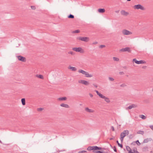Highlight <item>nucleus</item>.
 Returning a JSON list of instances; mask_svg holds the SVG:
<instances>
[{"instance_id":"nucleus-1","label":"nucleus","mask_w":153,"mask_h":153,"mask_svg":"<svg viewBox=\"0 0 153 153\" xmlns=\"http://www.w3.org/2000/svg\"><path fill=\"white\" fill-rule=\"evenodd\" d=\"M129 134V131L128 130H126L121 133L120 137H124L126 135H128Z\"/></svg>"},{"instance_id":"nucleus-2","label":"nucleus","mask_w":153,"mask_h":153,"mask_svg":"<svg viewBox=\"0 0 153 153\" xmlns=\"http://www.w3.org/2000/svg\"><path fill=\"white\" fill-rule=\"evenodd\" d=\"M78 39L85 42H87L89 41V38L87 37H79L78 38Z\"/></svg>"},{"instance_id":"nucleus-3","label":"nucleus","mask_w":153,"mask_h":153,"mask_svg":"<svg viewBox=\"0 0 153 153\" xmlns=\"http://www.w3.org/2000/svg\"><path fill=\"white\" fill-rule=\"evenodd\" d=\"M122 33L124 35H128L131 34L132 33L126 29L123 30L122 31Z\"/></svg>"},{"instance_id":"nucleus-4","label":"nucleus","mask_w":153,"mask_h":153,"mask_svg":"<svg viewBox=\"0 0 153 153\" xmlns=\"http://www.w3.org/2000/svg\"><path fill=\"white\" fill-rule=\"evenodd\" d=\"M134 7L135 9H139L142 10H144V8L142 7L140 4H138L135 5L134 6Z\"/></svg>"},{"instance_id":"nucleus-5","label":"nucleus","mask_w":153,"mask_h":153,"mask_svg":"<svg viewBox=\"0 0 153 153\" xmlns=\"http://www.w3.org/2000/svg\"><path fill=\"white\" fill-rule=\"evenodd\" d=\"M120 51L122 52L128 51V52H131L130 48L129 47H126L125 48L121 49Z\"/></svg>"},{"instance_id":"nucleus-6","label":"nucleus","mask_w":153,"mask_h":153,"mask_svg":"<svg viewBox=\"0 0 153 153\" xmlns=\"http://www.w3.org/2000/svg\"><path fill=\"white\" fill-rule=\"evenodd\" d=\"M18 59L23 62H25L26 61V59L25 57L21 56H17Z\"/></svg>"},{"instance_id":"nucleus-7","label":"nucleus","mask_w":153,"mask_h":153,"mask_svg":"<svg viewBox=\"0 0 153 153\" xmlns=\"http://www.w3.org/2000/svg\"><path fill=\"white\" fill-rule=\"evenodd\" d=\"M133 61H134L135 63H136L137 64H143L145 62L143 60H140V61H137V60L136 59H133Z\"/></svg>"},{"instance_id":"nucleus-8","label":"nucleus","mask_w":153,"mask_h":153,"mask_svg":"<svg viewBox=\"0 0 153 153\" xmlns=\"http://www.w3.org/2000/svg\"><path fill=\"white\" fill-rule=\"evenodd\" d=\"M126 148L127 150L128 151V153H135V149L133 150L134 152H132L131 151V148L129 146H126Z\"/></svg>"},{"instance_id":"nucleus-9","label":"nucleus","mask_w":153,"mask_h":153,"mask_svg":"<svg viewBox=\"0 0 153 153\" xmlns=\"http://www.w3.org/2000/svg\"><path fill=\"white\" fill-rule=\"evenodd\" d=\"M87 149L88 150L90 151L93 150V151H95V146H89L87 148Z\"/></svg>"},{"instance_id":"nucleus-10","label":"nucleus","mask_w":153,"mask_h":153,"mask_svg":"<svg viewBox=\"0 0 153 153\" xmlns=\"http://www.w3.org/2000/svg\"><path fill=\"white\" fill-rule=\"evenodd\" d=\"M72 50L76 52H79L81 51L82 48H72Z\"/></svg>"},{"instance_id":"nucleus-11","label":"nucleus","mask_w":153,"mask_h":153,"mask_svg":"<svg viewBox=\"0 0 153 153\" xmlns=\"http://www.w3.org/2000/svg\"><path fill=\"white\" fill-rule=\"evenodd\" d=\"M137 107V105L134 104H132L127 108V109H131L133 108Z\"/></svg>"},{"instance_id":"nucleus-12","label":"nucleus","mask_w":153,"mask_h":153,"mask_svg":"<svg viewBox=\"0 0 153 153\" xmlns=\"http://www.w3.org/2000/svg\"><path fill=\"white\" fill-rule=\"evenodd\" d=\"M81 82L85 85H88L89 84L88 81L85 80H81Z\"/></svg>"},{"instance_id":"nucleus-13","label":"nucleus","mask_w":153,"mask_h":153,"mask_svg":"<svg viewBox=\"0 0 153 153\" xmlns=\"http://www.w3.org/2000/svg\"><path fill=\"white\" fill-rule=\"evenodd\" d=\"M121 13L122 15L126 16L128 14V13L126 12L125 10H123L121 11Z\"/></svg>"},{"instance_id":"nucleus-14","label":"nucleus","mask_w":153,"mask_h":153,"mask_svg":"<svg viewBox=\"0 0 153 153\" xmlns=\"http://www.w3.org/2000/svg\"><path fill=\"white\" fill-rule=\"evenodd\" d=\"M85 110L86 111L89 112H94V110L91 109H89L88 108H85Z\"/></svg>"},{"instance_id":"nucleus-15","label":"nucleus","mask_w":153,"mask_h":153,"mask_svg":"<svg viewBox=\"0 0 153 153\" xmlns=\"http://www.w3.org/2000/svg\"><path fill=\"white\" fill-rule=\"evenodd\" d=\"M85 76L87 77H91L92 76L91 74H89L87 72H85Z\"/></svg>"},{"instance_id":"nucleus-16","label":"nucleus","mask_w":153,"mask_h":153,"mask_svg":"<svg viewBox=\"0 0 153 153\" xmlns=\"http://www.w3.org/2000/svg\"><path fill=\"white\" fill-rule=\"evenodd\" d=\"M60 105L62 107H65V108H68L69 107V105L67 104L62 103Z\"/></svg>"},{"instance_id":"nucleus-17","label":"nucleus","mask_w":153,"mask_h":153,"mask_svg":"<svg viewBox=\"0 0 153 153\" xmlns=\"http://www.w3.org/2000/svg\"><path fill=\"white\" fill-rule=\"evenodd\" d=\"M67 98L65 97H60L58 98V100L60 101L65 100Z\"/></svg>"},{"instance_id":"nucleus-18","label":"nucleus","mask_w":153,"mask_h":153,"mask_svg":"<svg viewBox=\"0 0 153 153\" xmlns=\"http://www.w3.org/2000/svg\"><path fill=\"white\" fill-rule=\"evenodd\" d=\"M98 10L99 12L100 13H104L105 11L104 9H99Z\"/></svg>"},{"instance_id":"nucleus-19","label":"nucleus","mask_w":153,"mask_h":153,"mask_svg":"<svg viewBox=\"0 0 153 153\" xmlns=\"http://www.w3.org/2000/svg\"><path fill=\"white\" fill-rule=\"evenodd\" d=\"M36 76L37 77L42 79H44L43 76L41 75H37Z\"/></svg>"},{"instance_id":"nucleus-20","label":"nucleus","mask_w":153,"mask_h":153,"mask_svg":"<svg viewBox=\"0 0 153 153\" xmlns=\"http://www.w3.org/2000/svg\"><path fill=\"white\" fill-rule=\"evenodd\" d=\"M21 101L22 104L23 105H25V98H22L21 100Z\"/></svg>"},{"instance_id":"nucleus-21","label":"nucleus","mask_w":153,"mask_h":153,"mask_svg":"<svg viewBox=\"0 0 153 153\" xmlns=\"http://www.w3.org/2000/svg\"><path fill=\"white\" fill-rule=\"evenodd\" d=\"M69 69H71L72 71H75L76 70V69L74 67L70 66Z\"/></svg>"},{"instance_id":"nucleus-22","label":"nucleus","mask_w":153,"mask_h":153,"mask_svg":"<svg viewBox=\"0 0 153 153\" xmlns=\"http://www.w3.org/2000/svg\"><path fill=\"white\" fill-rule=\"evenodd\" d=\"M85 72L86 71H85L82 70H79V73H81L82 74H84V75H85Z\"/></svg>"},{"instance_id":"nucleus-23","label":"nucleus","mask_w":153,"mask_h":153,"mask_svg":"<svg viewBox=\"0 0 153 153\" xmlns=\"http://www.w3.org/2000/svg\"><path fill=\"white\" fill-rule=\"evenodd\" d=\"M93 152L94 153H105V152H101L99 151H93Z\"/></svg>"},{"instance_id":"nucleus-24","label":"nucleus","mask_w":153,"mask_h":153,"mask_svg":"<svg viewBox=\"0 0 153 153\" xmlns=\"http://www.w3.org/2000/svg\"><path fill=\"white\" fill-rule=\"evenodd\" d=\"M140 117L144 120L146 118V117L143 115H140Z\"/></svg>"},{"instance_id":"nucleus-25","label":"nucleus","mask_w":153,"mask_h":153,"mask_svg":"<svg viewBox=\"0 0 153 153\" xmlns=\"http://www.w3.org/2000/svg\"><path fill=\"white\" fill-rule=\"evenodd\" d=\"M95 150H101L102 149V148L101 147H98L96 146H95Z\"/></svg>"},{"instance_id":"nucleus-26","label":"nucleus","mask_w":153,"mask_h":153,"mask_svg":"<svg viewBox=\"0 0 153 153\" xmlns=\"http://www.w3.org/2000/svg\"><path fill=\"white\" fill-rule=\"evenodd\" d=\"M103 99H104L107 102H110V101L109 100V99L107 97H105V98H103Z\"/></svg>"},{"instance_id":"nucleus-27","label":"nucleus","mask_w":153,"mask_h":153,"mask_svg":"<svg viewBox=\"0 0 153 153\" xmlns=\"http://www.w3.org/2000/svg\"><path fill=\"white\" fill-rule=\"evenodd\" d=\"M118 145L119 146H120L121 148H123V146L122 144H120V143H119L118 141V140H117L116 141Z\"/></svg>"},{"instance_id":"nucleus-28","label":"nucleus","mask_w":153,"mask_h":153,"mask_svg":"<svg viewBox=\"0 0 153 153\" xmlns=\"http://www.w3.org/2000/svg\"><path fill=\"white\" fill-rule=\"evenodd\" d=\"M113 59L115 61H118L119 60V59L118 58L115 57H113Z\"/></svg>"},{"instance_id":"nucleus-29","label":"nucleus","mask_w":153,"mask_h":153,"mask_svg":"<svg viewBox=\"0 0 153 153\" xmlns=\"http://www.w3.org/2000/svg\"><path fill=\"white\" fill-rule=\"evenodd\" d=\"M137 133L138 134H140L143 135L144 134V132L142 131H139L137 132Z\"/></svg>"},{"instance_id":"nucleus-30","label":"nucleus","mask_w":153,"mask_h":153,"mask_svg":"<svg viewBox=\"0 0 153 153\" xmlns=\"http://www.w3.org/2000/svg\"><path fill=\"white\" fill-rule=\"evenodd\" d=\"M68 17L69 18H71V19H73L74 18V16L71 14L69 15L68 16Z\"/></svg>"},{"instance_id":"nucleus-31","label":"nucleus","mask_w":153,"mask_h":153,"mask_svg":"<svg viewBox=\"0 0 153 153\" xmlns=\"http://www.w3.org/2000/svg\"><path fill=\"white\" fill-rule=\"evenodd\" d=\"M98 95L100 97H101V98H103L105 97V96H103V95L102 94H100V93L98 94Z\"/></svg>"},{"instance_id":"nucleus-32","label":"nucleus","mask_w":153,"mask_h":153,"mask_svg":"<svg viewBox=\"0 0 153 153\" xmlns=\"http://www.w3.org/2000/svg\"><path fill=\"white\" fill-rule=\"evenodd\" d=\"M87 151L85 150L80 151L79 152V153H87Z\"/></svg>"},{"instance_id":"nucleus-33","label":"nucleus","mask_w":153,"mask_h":153,"mask_svg":"<svg viewBox=\"0 0 153 153\" xmlns=\"http://www.w3.org/2000/svg\"><path fill=\"white\" fill-rule=\"evenodd\" d=\"M80 31L79 30H75L74 31L73 33H78Z\"/></svg>"},{"instance_id":"nucleus-34","label":"nucleus","mask_w":153,"mask_h":153,"mask_svg":"<svg viewBox=\"0 0 153 153\" xmlns=\"http://www.w3.org/2000/svg\"><path fill=\"white\" fill-rule=\"evenodd\" d=\"M136 143L139 146L140 145V143L139 142V140H137L136 141Z\"/></svg>"},{"instance_id":"nucleus-35","label":"nucleus","mask_w":153,"mask_h":153,"mask_svg":"<svg viewBox=\"0 0 153 153\" xmlns=\"http://www.w3.org/2000/svg\"><path fill=\"white\" fill-rule=\"evenodd\" d=\"M105 47V45H100V46L99 48H103Z\"/></svg>"},{"instance_id":"nucleus-36","label":"nucleus","mask_w":153,"mask_h":153,"mask_svg":"<svg viewBox=\"0 0 153 153\" xmlns=\"http://www.w3.org/2000/svg\"><path fill=\"white\" fill-rule=\"evenodd\" d=\"M149 140L148 139H145L143 141V142L144 143H147L148 142Z\"/></svg>"},{"instance_id":"nucleus-37","label":"nucleus","mask_w":153,"mask_h":153,"mask_svg":"<svg viewBox=\"0 0 153 153\" xmlns=\"http://www.w3.org/2000/svg\"><path fill=\"white\" fill-rule=\"evenodd\" d=\"M43 110V108H37V111H41Z\"/></svg>"},{"instance_id":"nucleus-38","label":"nucleus","mask_w":153,"mask_h":153,"mask_svg":"<svg viewBox=\"0 0 153 153\" xmlns=\"http://www.w3.org/2000/svg\"><path fill=\"white\" fill-rule=\"evenodd\" d=\"M124 137H120V139L121 142H122L123 140Z\"/></svg>"},{"instance_id":"nucleus-39","label":"nucleus","mask_w":153,"mask_h":153,"mask_svg":"<svg viewBox=\"0 0 153 153\" xmlns=\"http://www.w3.org/2000/svg\"><path fill=\"white\" fill-rule=\"evenodd\" d=\"M68 53L69 54H71V55H73L74 54V53H73V52L72 51H69L68 52Z\"/></svg>"},{"instance_id":"nucleus-40","label":"nucleus","mask_w":153,"mask_h":153,"mask_svg":"<svg viewBox=\"0 0 153 153\" xmlns=\"http://www.w3.org/2000/svg\"><path fill=\"white\" fill-rule=\"evenodd\" d=\"M113 149L114 152H117V150L115 146H114Z\"/></svg>"},{"instance_id":"nucleus-41","label":"nucleus","mask_w":153,"mask_h":153,"mask_svg":"<svg viewBox=\"0 0 153 153\" xmlns=\"http://www.w3.org/2000/svg\"><path fill=\"white\" fill-rule=\"evenodd\" d=\"M31 7L32 9H33V10H35L36 9L35 7L34 6H31Z\"/></svg>"},{"instance_id":"nucleus-42","label":"nucleus","mask_w":153,"mask_h":153,"mask_svg":"<svg viewBox=\"0 0 153 153\" xmlns=\"http://www.w3.org/2000/svg\"><path fill=\"white\" fill-rule=\"evenodd\" d=\"M109 79L111 81H114V79L112 78H111V77H109Z\"/></svg>"},{"instance_id":"nucleus-43","label":"nucleus","mask_w":153,"mask_h":153,"mask_svg":"<svg viewBox=\"0 0 153 153\" xmlns=\"http://www.w3.org/2000/svg\"><path fill=\"white\" fill-rule=\"evenodd\" d=\"M111 129L113 131H114V128L113 126H112L111 127Z\"/></svg>"},{"instance_id":"nucleus-44","label":"nucleus","mask_w":153,"mask_h":153,"mask_svg":"<svg viewBox=\"0 0 153 153\" xmlns=\"http://www.w3.org/2000/svg\"><path fill=\"white\" fill-rule=\"evenodd\" d=\"M119 74L120 75L124 74V73L123 72H119Z\"/></svg>"},{"instance_id":"nucleus-45","label":"nucleus","mask_w":153,"mask_h":153,"mask_svg":"<svg viewBox=\"0 0 153 153\" xmlns=\"http://www.w3.org/2000/svg\"><path fill=\"white\" fill-rule=\"evenodd\" d=\"M150 128L153 130V125L150 126Z\"/></svg>"},{"instance_id":"nucleus-46","label":"nucleus","mask_w":153,"mask_h":153,"mask_svg":"<svg viewBox=\"0 0 153 153\" xmlns=\"http://www.w3.org/2000/svg\"><path fill=\"white\" fill-rule=\"evenodd\" d=\"M95 91L96 92L97 95H98L100 93L99 92V91L97 90H96Z\"/></svg>"},{"instance_id":"nucleus-47","label":"nucleus","mask_w":153,"mask_h":153,"mask_svg":"<svg viewBox=\"0 0 153 153\" xmlns=\"http://www.w3.org/2000/svg\"><path fill=\"white\" fill-rule=\"evenodd\" d=\"M95 91L96 92L97 95H98L100 93L99 92V91L97 90H96Z\"/></svg>"},{"instance_id":"nucleus-48","label":"nucleus","mask_w":153,"mask_h":153,"mask_svg":"<svg viewBox=\"0 0 153 153\" xmlns=\"http://www.w3.org/2000/svg\"><path fill=\"white\" fill-rule=\"evenodd\" d=\"M97 42H93V44H97Z\"/></svg>"},{"instance_id":"nucleus-49","label":"nucleus","mask_w":153,"mask_h":153,"mask_svg":"<svg viewBox=\"0 0 153 153\" xmlns=\"http://www.w3.org/2000/svg\"><path fill=\"white\" fill-rule=\"evenodd\" d=\"M89 95H90V97H93V95L92 94H90Z\"/></svg>"},{"instance_id":"nucleus-50","label":"nucleus","mask_w":153,"mask_h":153,"mask_svg":"<svg viewBox=\"0 0 153 153\" xmlns=\"http://www.w3.org/2000/svg\"><path fill=\"white\" fill-rule=\"evenodd\" d=\"M146 67V66H143L142 68H145Z\"/></svg>"},{"instance_id":"nucleus-51","label":"nucleus","mask_w":153,"mask_h":153,"mask_svg":"<svg viewBox=\"0 0 153 153\" xmlns=\"http://www.w3.org/2000/svg\"><path fill=\"white\" fill-rule=\"evenodd\" d=\"M124 86H125V85L124 84H122L120 85V86L121 87Z\"/></svg>"},{"instance_id":"nucleus-52","label":"nucleus","mask_w":153,"mask_h":153,"mask_svg":"<svg viewBox=\"0 0 153 153\" xmlns=\"http://www.w3.org/2000/svg\"><path fill=\"white\" fill-rule=\"evenodd\" d=\"M94 86L96 88L97 87V85H94Z\"/></svg>"},{"instance_id":"nucleus-53","label":"nucleus","mask_w":153,"mask_h":153,"mask_svg":"<svg viewBox=\"0 0 153 153\" xmlns=\"http://www.w3.org/2000/svg\"><path fill=\"white\" fill-rule=\"evenodd\" d=\"M127 1H131V0H127Z\"/></svg>"},{"instance_id":"nucleus-54","label":"nucleus","mask_w":153,"mask_h":153,"mask_svg":"<svg viewBox=\"0 0 153 153\" xmlns=\"http://www.w3.org/2000/svg\"><path fill=\"white\" fill-rule=\"evenodd\" d=\"M0 143H1V142L0 140Z\"/></svg>"},{"instance_id":"nucleus-55","label":"nucleus","mask_w":153,"mask_h":153,"mask_svg":"<svg viewBox=\"0 0 153 153\" xmlns=\"http://www.w3.org/2000/svg\"><path fill=\"white\" fill-rule=\"evenodd\" d=\"M117 12H118V11H117Z\"/></svg>"},{"instance_id":"nucleus-56","label":"nucleus","mask_w":153,"mask_h":153,"mask_svg":"<svg viewBox=\"0 0 153 153\" xmlns=\"http://www.w3.org/2000/svg\"><path fill=\"white\" fill-rule=\"evenodd\" d=\"M112 138H111V139H110V140H112Z\"/></svg>"},{"instance_id":"nucleus-57","label":"nucleus","mask_w":153,"mask_h":153,"mask_svg":"<svg viewBox=\"0 0 153 153\" xmlns=\"http://www.w3.org/2000/svg\"><path fill=\"white\" fill-rule=\"evenodd\" d=\"M152 91H153V89H152Z\"/></svg>"}]
</instances>
